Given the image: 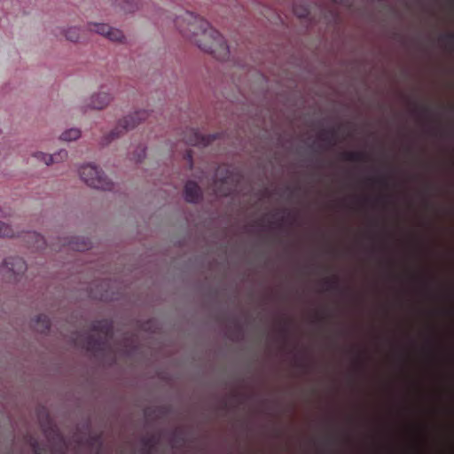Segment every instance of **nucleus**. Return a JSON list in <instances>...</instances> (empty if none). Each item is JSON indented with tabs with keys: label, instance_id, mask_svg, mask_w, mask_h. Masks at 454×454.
Here are the masks:
<instances>
[{
	"label": "nucleus",
	"instance_id": "nucleus-1",
	"mask_svg": "<svg viewBox=\"0 0 454 454\" xmlns=\"http://www.w3.org/2000/svg\"><path fill=\"white\" fill-rule=\"evenodd\" d=\"M188 38L200 50L213 54L220 60L229 57V47L219 30H193Z\"/></svg>",
	"mask_w": 454,
	"mask_h": 454
},
{
	"label": "nucleus",
	"instance_id": "nucleus-2",
	"mask_svg": "<svg viewBox=\"0 0 454 454\" xmlns=\"http://www.w3.org/2000/svg\"><path fill=\"white\" fill-rule=\"evenodd\" d=\"M82 181L94 189L110 190L113 186L105 173L96 165L83 164L78 169Z\"/></svg>",
	"mask_w": 454,
	"mask_h": 454
},
{
	"label": "nucleus",
	"instance_id": "nucleus-3",
	"mask_svg": "<svg viewBox=\"0 0 454 454\" xmlns=\"http://www.w3.org/2000/svg\"><path fill=\"white\" fill-rule=\"evenodd\" d=\"M148 117V113L146 111H137L134 112L119 121L118 127L112 130L106 137H104V143L108 144L115 137H119V129L129 130L134 129L137 125H138L141 121L146 120Z\"/></svg>",
	"mask_w": 454,
	"mask_h": 454
},
{
	"label": "nucleus",
	"instance_id": "nucleus-4",
	"mask_svg": "<svg viewBox=\"0 0 454 454\" xmlns=\"http://www.w3.org/2000/svg\"><path fill=\"white\" fill-rule=\"evenodd\" d=\"M27 270V264L20 257H8L0 266V273L7 281H15Z\"/></svg>",
	"mask_w": 454,
	"mask_h": 454
},
{
	"label": "nucleus",
	"instance_id": "nucleus-5",
	"mask_svg": "<svg viewBox=\"0 0 454 454\" xmlns=\"http://www.w3.org/2000/svg\"><path fill=\"white\" fill-rule=\"evenodd\" d=\"M113 98L112 94L108 91H97L90 95L86 107L94 110H103L111 104Z\"/></svg>",
	"mask_w": 454,
	"mask_h": 454
},
{
	"label": "nucleus",
	"instance_id": "nucleus-6",
	"mask_svg": "<svg viewBox=\"0 0 454 454\" xmlns=\"http://www.w3.org/2000/svg\"><path fill=\"white\" fill-rule=\"evenodd\" d=\"M189 133L191 137H186V142L192 145L206 146L215 137V135L205 137L194 129H191Z\"/></svg>",
	"mask_w": 454,
	"mask_h": 454
},
{
	"label": "nucleus",
	"instance_id": "nucleus-7",
	"mask_svg": "<svg viewBox=\"0 0 454 454\" xmlns=\"http://www.w3.org/2000/svg\"><path fill=\"white\" fill-rule=\"evenodd\" d=\"M200 197V190L196 183L187 182L184 188V198L188 202H197Z\"/></svg>",
	"mask_w": 454,
	"mask_h": 454
},
{
	"label": "nucleus",
	"instance_id": "nucleus-8",
	"mask_svg": "<svg viewBox=\"0 0 454 454\" xmlns=\"http://www.w3.org/2000/svg\"><path fill=\"white\" fill-rule=\"evenodd\" d=\"M103 37L108 39L113 43H121L125 41V35L122 30H96Z\"/></svg>",
	"mask_w": 454,
	"mask_h": 454
},
{
	"label": "nucleus",
	"instance_id": "nucleus-9",
	"mask_svg": "<svg viewBox=\"0 0 454 454\" xmlns=\"http://www.w3.org/2000/svg\"><path fill=\"white\" fill-rule=\"evenodd\" d=\"M183 19L188 22L189 26L196 27V28H207L206 20L191 12H185Z\"/></svg>",
	"mask_w": 454,
	"mask_h": 454
},
{
	"label": "nucleus",
	"instance_id": "nucleus-10",
	"mask_svg": "<svg viewBox=\"0 0 454 454\" xmlns=\"http://www.w3.org/2000/svg\"><path fill=\"white\" fill-rule=\"evenodd\" d=\"M81 130L77 128H70L66 129L59 136V139L64 142L76 141L81 137Z\"/></svg>",
	"mask_w": 454,
	"mask_h": 454
},
{
	"label": "nucleus",
	"instance_id": "nucleus-11",
	"mask_svg": "<svg viewBox=\"0 0 454 454\" xmlns=\"http://www.w3.org/2000/svg\"><path fill=\"white\" fill-rule=\"evenodd\" d=\"M50 166L56 163H62L68 158V152L66 149H59L53 153H50Z\"/></svg>",
	"mask_w": 454,
	"mask_h": 454
},
{
	"label": "nucleus",
	"instance_id": "nucleus-12",
	"mask_svg": "<svg viewBox=\"0 0 454 454\" xmlns=\"http://www.w3.org/2000/svg\"><path fill=\"white\" fill-rule=\"evenodd\" d=\"M30 157L35 160V162L43 163L47 167H50L51 157L50 153L42 151H34L31 153Z\"/></svg>",
	"mask_w": 454,
	"mask_h": 454
},
{
	"label": "nucleus",
	"instance_id": "nucleus-13",
	"mask_svg": "<svg viewBox=\"0 0 454 454\" xmlns=\"http://www.w3.org/2000/svg\"><path fill=\"white\" fill-rule=\"evenodd\" d=\"M116 4L126 12H132L137 8V0H116Z\"/></svg>",
	"mask_w": 454,
	"mask_h": 454
},
{
	"label": "nucleus",
	"instance_id": "nucleus-14",
	"mask_svg": "<svg viewBox=\"0 0 454 454\" xmlns=\"http://www.w3.org/2000/svg\"><path fill=\"white\" fill-rule=\"evenodd\" d=\"M50 326L49 318L46 316H41L36 320V330L39 332H44Z\"/></svg>",
	"mask_w": 454,
	"mask_h": 454
},
{
	"label": "nucleus",
	"instance_id": "nucleus-15",
	"mask_svg": "<svg viewBox=\"0 0 454 454\" xmlns=\"http://www.w3.org/2000/svg\"><path fill=\"white\" fill-rule=\"evenodd\" d=\"M62 36L70 42H77L80 39L79 30H61Z\"/></svg>",
	"mask_w": 454,
	"mask_h": 454
},
{
	"label": "nucleus",
	"instance_id": "nucleus-16",
	"mask_svg": "<svg viewBox=\"0 0 454 454\" xmlns=\"http://www.w3.org/2000/svg\"><path fill=\"white\" fill-rule=\"evenodd\" d=\"M294 12L295 15H297L299 18H306L309 14V11L307 7H298L294 5Z\"/></svg>",
	"mask_w": 454,
	"mask_h": 454
},
{
	"label": "nucleus",
	"instance_id": "nucleus-17",
	"mask_svg": "<svg viewBox=\"0 0 454 454\" xmlns=\"http://www.w3.org/2000/svg\"><path fill=\"white\" fill-rule=\"evenodd\" d=\"M12 234V231L11 227L6 224L5 223H3L0 221V238L10 236Z\"/></svg>",
	"mask_w": 454,
	"mask_h": 454
},
{
	"label": "nucleus",
	"instance_id": "nucleus-18",
	"mask_svg": "<svg viewBox=\"0 0 454 454\" xmlns=\"http://www.w3.org/2000/svg\"><path fill=\"white\" fill-rule=\"evenodd\" d=\"M69 246L71 247V248L76 249V250H85L90 247V245L84 241L82 244L70 243Z\"/></svg>",
	"mask_w": 454,
	"mask_h": 454
},
{
	"label": "nucleus",
	"instance_id": "nucleus-19",
	"mask_svg": "<svg viewBox=\"0 0 454 454\" xmlns=\"http://www.w3.org/2000/svg\"><path fill=\"white\" fill-rule=\"evenodd\" d=\"M33 238L35 239V244L34 245V247L35 248H41L43 247V245L44 244V239L42 236H40L39 234H36V233H33Z\"/></svg>",
	"mask_w": 454,
	"mask_h": 454
},
{
	"label": "nucleus",
	"instance_id": "nucleus-20",
	"mask_svg": "<svg viewBox=\"0 0 454 454\" xmlns=\"http://www.w3.org/2000/svg\"><path fill=\"white\" fill-rule=\"evenodd\" d=\"M442 3L449 9L454 8V0H442Z\"/></svg>",
	"mask_w": 454,
	"mask_h": 454
},
{
	"label": "nucleus",
	"instance_id": "nucleus-21",
	"mask_svg": "<svg viewBox=\"0 0 454 454\" xmlns=\"http://www.w3.org/2000/svg\"><path fill=\"white\" fill-rule=\"evenodd\" d=\"M187 156H188V160H191L192 156L190 154H188Z\"/></svg>",
	"mask_w": 454,
	"mask_h": 454
}]
</instances>
